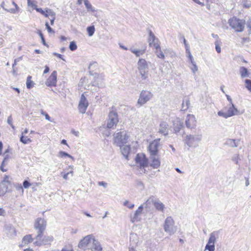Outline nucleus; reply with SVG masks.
Wrapping results in <instances>:
<instances>
[{"label": "nucleus", "instance_id": "28", "mask_svg": "<svg viewBox=\"0 0 251 251\" xmlns=\"http://www.w3.org/2000/svg\"><path fill=\"white\" fill-rule=\"evenodd\" d=\"M239 140L228 139L226 142V144L230 147L235 148L238 146Z\"/></svg>", "mask_w": 251, "mask_h": 251}, {"label": "nucleus", "instance_id": "42", "mask_svg": "<svg viewBox=\"0 0 251 251\" xmlns=\"http://www.w3.org/2000/svg\"><path fill=\"white\" fill-rule=\"evenodd\" d=\"M87 31L88 32L89 36H92L95 32V27L94 25L88 26L87 28Z\"/></svg>", "mask_w": 251, "mask_h": 251}, {"label": "nucleus", "instance_id": "41", "mask_svg": "<svg viewBox=\"0 0 251 251\" xmlns=\"http://www.w3.org/2000/svg\"><path fill=\"white\" fill-rule=\"evenodd\" d=\"M241 3L245 7L249 8L251 6V1L250 0H241Z\"/></svg>", "mask_w": 251, "mask_h": 251}, {"label": "nucleus", "instance_id": "44", "mask_svg": "<svg viewBox=\"0 0 251 251\" xmlns=\"http://www.w3.org/2000/svg\"><path fill=\"white\" fill-rule=\"evenodd\" d=\"M20 141L24 144H27L28 143L31 142V140L28 138L27 137H24L23 135H22L20 138Z\"/></svg>", "mask_w": 251, "mask_h": 251}, {"label": "nucleus", "instance_id": "15", "mask_svg": "<svg viewBox=\"0 0 251 251\" xmlns=\"http://www.w3.org/2000/svg\"><path fill=\"white\" fill-rule=\"evenodd\" d=\"M57 82V73L53 71L49 77L45 82V84L48 86H55Z\"/></svg>", "mask_w": 251, "mask_h": 251}, {"label": "nucleus", "instance_id": "31", "mask_svg": "<svg viewBox=\"0 0 251 251\" xmlns=\"http://www.w3.org/2000/svg\"><path fill=\"white\" fill-rule=\"evenodd\" d=\"M155 198V197L153 196H150L144 203L145 208L147 209H150L151 204L154 205Z\"/></svg>", "mask_w": 251, "mask_h": 251}, {"label": "nucleus", "instance_id": "26", "mask_svg": "<svg viewBox=\"0 0 251 251\" xmlns=\"http://www.w3.org/2000/svg\"><path fill=\"white\" fill-rule=\"evenodd\" d=\"M143 205H141L135 211L134 215L131 218V222L134 223L137 221L138 217L141 214L143 209Z\"/></svg>", "mask_w": 251, "mask_h": 251}, {"label": "nucleus", "instance_id": "62", "mask_svg": "<svg viewBox=\"0 0 251 251\" xmlns=\"http://www.w3.org/2000/svg\"><path fill=\"white\" fill-rule=\"evenodd\" d=\"M53 55L58 57V58H60L61 59L65 61V59L62 57V55L60 54H59L56 52L53 53Z\"/></svg>", "mask_w": 251, "mask_h": 251}, {"label": "nucleus", "instance_id": "64", "mask_svg": "<svg viewBox=\"0 0 251 251\" xmlns=\"http://www.w3.org/2000/svg\"><path fill=\"white\" fill-rule=\"evenodd\" d=\"M249 41H250V40H249V38L244 37L242 39V44H244L246 42H249Z\"/></svg>", "mask_w": 251, "mask_h": 251}, {"label": "nucleus", "instance_id": "30", "mask_svg": "<svg viewBox=\"0 0 251 251\" xmlns=\"http://www.w3.org/2000/svg\"><path fill=\"white\" fill-rule=\"evenodd\" d=\"M12 4L15 7L14 8L7 9L5 8V2L4 1L1 3V5L3 7V8L5 10L10 12L11 13L15 14L16 13V11H17L18 10L19 7L17 5V4H16L15 2L14 1L12 2Z\"/></svg>", "mask_w": 251, "mask_h": 251}, {"label": "nucleus", "instance_id": "17", "mask_svg": "<svg viewBox=\"0 0 251 251\" xmlns=\"http://www.w3.org/2000/svg\"><path fill=\"white\" fill-rule=\"evenodd\" d=\"M169 125L167 122L162 121L160 123L158 127L159 133L167 136L169 134Z\"/></svg>", "mask_w": 251, "mask_h": 251}, {"label": "nucleus", "instance_id": "54", "mask_svg": "<svg viewBox=\"0 0 251 251\" xmlns=\"http://www.w3.org/2000/svg\"><path fill=\"white\" fill-rule=\"evenodd\" d=\"M31 185V183H30L27 180H25L23 182V186L25 188L27 189Z\"/></svg>", "mask_w": 251, "mask_h": 251}, {"label": "nucleus", "instance_id": "19", "mask_svg": "<svg viewBox=\"0 0 251 251\" xmlns=\"http://www.w3.org/2000/svg\"><path fill=\"white\" fill-rule=\"evenodd\" d=\"M227 113L229 117L241 114L240 111L235 107L233 103L229 104Z\"/></svg>", "mask_w": 251, "mask_h": 251}, {"label": "nucleus", "instance_id": "5", "mask_svg": "<svg viewBox=\"0 0 251 251\" xmlns=\"http://www.w3.org/2000/svg\"><path fill=\"white\" fill-rule=\"evenodd\" d=\"M165 231L170 235L174 234L176 231V227L175 226V222L172 217H167L164 224Z\"/></svg>", "mask_w": 251, "mask_h": 251}, {"label": "nucleus", "instance_id": "13", "mask_svg": "<svg viewBox=\"0 0 251 251\" xmlns=\"http://www.w3.org/2000/svg\"><path fill=\"white\" fill-rule=\"evenodd\" d=\"M94 238V237L92 235L86 236L79 242L78 245V247L79 248L85 249L89 244L92 243Z\"/></svg>", "mask_w": 251, "mask_h": 251}, {"label": "nucleus", "instance_id": "29", "mask_svg": "<svg viewBox=\"0 0 251 251\" xmlns=\"http://www.w3.org/2000/svg\"><path fill=\"white\" fill-rule=\"evenodd\" d=\"M239 74L242 78L248 77L250 76V73L248 69L244 67H240L239 69Z\"/></svg>", "mask_w": 251, "mask_h": 251}, {"label": "nucleus", "instance_id": "8", "mask_svg": "<svg viewBox=\"0 0 251 251\" xmlns=\"http://www.w3.org/2000/svg\"><path fill=\"white\" fill-rule=\"evenodd\" d=\"M149 36L148 39V42L149 45L151 47L154 48H159L160 46V42L157 38L154 35L153 32L149 30Z\"/></svg>", "mask_w": 251, "mask_h": 251}, {"label": "nucleus", "instance_id": "12", "mask_svg": "<svg viewBox=\"0 0 251 251\" xmlns=\"http://www.w3.org/2000/svg\"><path fill=\"white\" fill-rule=\"evenodd\" d=\"M53 240V237L52 236H45L42 239L41 238L40 239L36 240L33 244L35 246H41L50 244Z\"/></svg>", "mask_w": 251, "mask_h": 251}, {"label": "nucleus", "instance_id": "14", "mask_svg": "<svg viewBox=\"0 0 251 251\" xmlns=\"http://www.w3.org/2000/svg\"><path fill=\"white\" fill-rule=\"evenodd\" d=\"M135 160L136 163L139 165L141 167H145L148 165V159L145 154L143 153L137 154Z\"/></svg>", "mask_w": 251, "mask_h": 251}, {"label": "nucleus", "instance_id": "11", "mask_svg": "<svg viewBox=\"0 0 251 251\" xmlns=\"http://www.w3.org/2000/svg\"><path fill=\"white\" fill-rule=\"evenodd\" d=\"M104 76L103 74H96L94 80L92 82V85L99 88L103 87L104 85Z\"/></svg>", "mask_w": 251, "mask_h": 251}, {"label": "nucleus", "instance_id": "22", "mask_svg": "<svg viewBox=\"0 0 251 251\" xmlns=\"http://www.w3.org/2000/svg\"><path fill=\"white\" fill-rule=\"evenodd\" d=\"M91 250L92 251H102V248L100 243L95 240L94 238L92 241V246L91 248Z\"/></svg>", "mask_w": 251, "mask_h": 251}, {"label": "nucleus", "instance_id": "6", "mask_svg": "<svg viewBox=\"0 0 251 251\" xmlns=\"http://www.w3.org/2000/svg\"><path fill=\"white\" fill-rule=\"evenodd\" d=\"M201 140V135H187L185 143L189 147L197 148L199 146V143Z\"/></svg>", "mask_w": 251, "mask_h": 251}, {"label": "nucleus", "instance_id": "59", "mask_svg": "<svg viewBox=\"0 0 251 251\" xmlns=\"http://www.w3.org/2000/svg\"><path fill=\"white\" fill-rule=\"evenodd\" d=\"M61 251H73V249H72V247L70 246V247H65L64 248H63Z\"/></svg>", "mask_w": 251, "mask_h": 251}, {"label": "nucleus", "instance_id": "32", "mask_svg": "<svg viewBox=\"0 0 251 251\" xmlns=\"http://www.w3.org/2000/svg\"><path fill=\"white\" fill-rule=\"evenodd\" d=\"M33 239L31 235L29 234L25 236L22 240V245H25L31 243L33 241Z\"/></svg>", "mask_w": 251, "mask_h": 251}, {"label": "nucleus", "instance_id": "16", "mask_svg": "<svg viewBox=\"0 0 251 251\" xmlns=\"http://www.w3.org/2000/svg\"><path fill=\"white\" fill-rule=\"evenodd\" d=\"M173 128L175 133H178L183 127V123L179 118L173 121Z\"/></svg>", "mask_w": 251, "mask_h": 251}, {"label": "nucleus", "instance_id": "53", "mask_svg": "<svg viewBox=\"0 0 251 251\" xmlns=\"http://www.w3.org/2000/svg\"><path fill=\"white\" fill-rule=\"evenodd\" d=\"M145 51V49L144 50H138L137 53H136L135 55L137 57H139L141 55L143 54Z\"/></svg>", "mask_w": 251, "mask_h": 251}, {"label": "nucleus", "instance_id": "52", "mask_svg": "<svg viewBox=\"0 0 251 251\" xmlns=\"http://www.w3.org/2000/svg\"><path fill=\"white\" fill-rule=\"evenodd\" d=\"M41 115H44L45 116L46 120L51 122V121L50 120V116L47 113H46V112H44L43 110H42L41 112Z\"/></svg>", "mask_w": 251, "mask_h": 251}, {"label": "nucleus", "instance_id": "3", "mask_svg": "<svg viewBox=\"0 0 251 251\" xmlns=\"http://www.w3.org/2000/svg\"><path fill=\"white\" fill-rule=\"evenodd\" d=\"M114 134V144L117 146H122L126 144L128 138L126 131H122L117 130Z\"/></svg>", "mask_w": 251, "mask_h": 251}, {"label": "nucleus", "instance_id": "4", "mask_svg": "<svg viewBox=\"0 0 251 251\" xmlns=\"http://www.w3.org/2000/svg\"><path fill=\"white\" fill-rule=\"evenodd\" d=\"M118 122L119 118L117 112L114 110L110 111L107 120L106 127L108 128H114Z\"/></svg>", "mask_w": 251, "mask_h": 251}, {"label": "nucleus", "instance_id": "20", "mask_svg": "<svg viewBox=\"0 0 251 251\" xmlns=\"http://www.w3.org/2000/svg\"><path fill=\"white\" fill-rule=\"evenodd\" d=\"M35 10L39 14L44 16H54L55 15L54 12L49 8H46L45 10H43L42 8L37 7Z\"/></svg>", "mask_w": 251, "mask_h": 251}, {"label": "nucleus", "instance_id": "37", "mask_svg": "<svg viewBox=\"0 0 251 251\" xmlns=\"http://www.w3.org/2000/svg\"><path fill=\"white\" fill-rule=\"evenodd\" d=\"M155 50V53L157 56L160 58L164 59L165 55L161 50L160 46H159V48H154Z\"/></svg>", "mask_w": 251, "mask_h": 251}, {"label": "nucleus", "instance_id": "27", "mask_svg": "<svg viewBox=\"0 0 251 251\" xmlns=\"http://www.w3.org/2000/svg\"><path fill=\"white\" fill-rule=\"evenodd\" d=\"M121 149V151L123 155V156L126 158L127 159L128 154L129 152L130 148L129 146L126 145L124 146V145H122V146H119Z\"/></svg>", "mask_w": 251, "mask_h": 251}, {"label": "nucleus", "instance_id": "40", "mask_svg": "<svg viewBox=\"0 0 251 251\" xmlns=\"http://www.w3.org/2000/svg\"><path fill=\"white\" fill-rule=\"evenodd\" d=\"M84 4L88 11H95L94 9L92 7L91 4L90 3V2L88 0H85Z\"/></svg>", "mask_w": 251, "mask_h": 251}, {"label": "nucleus", "instance_id": "2", "mask_svg": "<svg viewBox=\"0 0 251 251\" xmlns=\"http://www.w3.org/2000/svg\"><path fill=\"white\" fill-rule=\"evenodd\" d=\"M228 24L236 32H242L244 29L245 21L236 17H232L229 19Z\"/></svg>", "mask_w": 251, "mask_h": 251}, {"label": "nucleus", "instance_id": "34", "mask_svg": "<svg viewBox=\"0 0 251 251\" xmlns=\"http://www.w3.org/2000/svg\"><path fill=\"white\" fill-rule=\"evenodd\" d=\"M218 236V234L216 232H213L210 234V237L208 240V243L209 244H215L216 241V237Z\"/></svg>", "mask_w": 251, "mask_h": 251}, {"label": "nucleus", "instance_id": "58", "mask_svg": "<svg viewBox=\"0 0 251 251\" xmlns=\"http://www.w3.org/2000/svg\"><path fill=\"white\" fill-rule=\"evenodd\" d=\"M45 25H46V28H47L48 31L49 33L53 32V31L52 30V28L49 25V24H48V23L46 22Z\"/></svg>", "mask_w": 251, "mask_h": 251}, {"label": "nucleus", "instance_id": "18", "mask_svg": "<svg viewBox=\"0 0 251 251\" xmlns=\"http://www.w3.org/2000/svg\"><path fill=\"white\" fill-rule=\"evenodd\" d=\"M196 122L195 117L193 115L188 114L186 118L185 124L189 128H193Z\"/></svg>", "mask_w": 251, "mask_h": 251}, {"label": "nucleus", "instance_id": "35", "mask_svg": "<svg viewBox=\"0 0 251 251\" xmlns=\"http://www.w3.org/2000/svg\"><path fill=\"white\" fill-rule=\"evenodd\" d=\"M27 6L29 8L32 9H35L37 7V2L35 0H27Z\"/></svg>", "mask_w": 251, "mask_h": 251}, {"label": "nucleus", "instance_id": "61", "mask_svg": "<svg viewBox=\"0 0 251 251\" xmlns=\"http://www.w3.org/2000/svg\"><path fill=\"white\" fill-rule=\"evenodd\" d=\"M5 157L4 158V159L2 161L3 164H6L8 160V159L10 158V156L8 154H4Z\"/></svg>", "mask_w": 251, "mask_h": 251}, {"label": "nucleus", "instance_id": "49", "mask_svg": "<svg viewBox=\"0 0 251 251\" xmlns=\"http://www.w3.org/2000/svg\"><path fill=\"white\" fill-rule=\"evenodd\" d=\"M124 205L125 206H127L129 209H132L134 207V204H133V203H129L128 201H126L124 202Z\"/></svg>", "mask_w": 251, "mask_h": 251}, {"label": "nucleus", "instance_id": "25", "mask_svg": "<svg viewBox=\"0 0 251 251\" xmlns=\"http://www.w3.org/2000/svg\"><path fill=\"white\" fill-rule=\"evenodd\" d=\"M154 206L156 210L161 212L164 211L165 207L164 204L156 198L154 201Z\"/></svg>", "mask_w": 251, "mask_h": 251}, {"label": "nucleus", "instance_id": "51", "mask_svg": "<svg viewBox=\"0 0 251 251\" xmlns=\"http://www.w3.org/2000/svg\"><path fill=\"white\" fill-rule=\"evenodd\" d=\"M239 158V154H236L232 157V160L233 162H234L236 164H238Z\"/></svg>", "mask_w": 251, "mask_h": 251}, {"label": "nucleus", "instance_id": "23", "mask_svg": "<svg viewBox=\"0 0 251 251\" xmlns=\"http://www.w3.org/2000/svg\"><path fill=\"white\" fill-rule=\"evenodd\" d=\"M7 233L11 237H13L16 235V230L15 228L11 225H8L5 226Z\"/></svg>", "mask_w": 251, "mask_h": 251}, {"label": "nucleus", "instance_id": "56", "mask_svg": "<svg viewBox=\"0 0 251 251\" xmlns=\"http://www.w3.org/2000/svg\"><path fill=\"white\" fill-rule=\"evenodd\" d=\"M187 53L188 54V58H189V60L191 62V63H193L194 62H195L193 57L192 56L190 51H189L188 53Z\"/></svg>", "mask_w": 251, "mask_h": 251}, {"label": "nucleus", "instance_id": "36", "mask_svg": "<svg viewBox=\"0 0 251 251\" xmlns=\"http://www.w3.org/2000/svg\"><path fill=\"white\" fill-rule=\"evenodd\" d=\"M190 105V101L187 99H185L183 100L182 103V111H186L189 108Z\"/></svg>", "mask_w": 251, "mask_h": 251}, {"label": "nucleus", "instance_id": "38", "mask_svg": "<svg viewBox=\"0 0 251 251\" xmlns=\"http://www.w3.org/2000/svg\"><path fill=\"white\" fill-rule=\"evenodd\" d=\"M142 80H145L148 77V70L139 71Z\"/></svg>", "mask_w": 251, "mask_h": 251}, {"label": "nucleus", "instance_id": "47", "mask_svg": "<svg viewBox=\"0 0 251 251\" xmlns=\"http://www.w3.org/2000/svg\"><path fill=\"white\" fill-rule=\"evenodd\" d=\"M69 48L72 51L75 50L77 49V46L74 41H72L70 43Z\"/></svg>", "mask_w": 251, "mask_h": 251}, {"label": "nucleus", "instance_id": "10", "mask_svg": "<svg viewBox=\"0 0 251 251\" xmlns=\"http://www.w3.org/2000/svg\"><path fill=\"white\" fill-rule=\"evenodd\" d=\"M160 139L153 140L148 147V150L150 155H156L158 152V148L159 145Z\"/></svg>", "mask_w": 251, "mask_h": 251}, {"label": "nucleus", "instance_id": "7", "mask_svg": "<svg viewBox=\"0 0 251 251\" xmlns=\"http://www.w3.org/2000/svg\"><path fill=\"white\" fill-rule=\"evenodd\" d=\"M152 97L151 92L146 90H142L140 93L137 103L140 105H143L147 103Z\"/></svg>", "mask_w": 251, "mask_h": 251}, {"label": "nucleus", "instance_id": "1", "mask_svg": "<svg viewBox=\"0 0 251 251\" xmlns=\"http://www.w3.org/2000/svg\"><path fill=\"white\" fill-rule=\"evenodd\" d=\"M46 226L47 222L44 219L38 218L35 220L34 224V228L38 231L37 235L34 238V239L38 240L43 237Z\"/></svg>", "mask_w": 251, "mask_h": 251}, {"label": "nucleus", "instance_id": "48", "mask_svg": "<svg viewBox=\"0 0 251 251\" xmlns=\"http://www.w3.org/2000/svg\"><path fill=\"white\" fill-rule=\"evenodd\" d=\"M246 87L249 91L251 92V80L246 79L245 80Z\"/></svg>", "mask_w": 251, "mask_h": 251}, {"label": "nucleus", "instance_id": "21", "mask_svg": "<svg viewBox=\"0 0 251 251\" xmlns=\"http://www.w3.org/2000/svg\"><path fill=\"white\" fill-rule=\"evenodd\" d=\"M151 166L153 168H157L160 165V162L158 159V158L156 156V155H151Z\"/></svg>", "mask_w": 251, "mask_h": 251}, {"label": "nucleus", "instance_id": "60", "mask_svg": "<svg viewBox=\"0 0 251 251\" xmlns=\"http://www.w3.org/2000/svg\"><path fill=\"white\" fill-rule=\"evenodd\" d=\"M99 186H102L104 188H106L107 186V183L104 181H100L98 182Z\"/></svg>", "mask_w": 251, "mask_h": 251}, {"label": "nucleus", "instance_id": "45", "mask_svg": "<svg viewBox=\"0 0 251 251\" xmlns=\"http://www.w3.org/2000/svg\"><path fill=\"white\" fill-rule=\"evenodd\" d=\"M191 64H192V66L190 67V69H191L192 72H193V73L194 74H195L196 73V72L198 71V66H197L195 62H194L193 63H191Z\"/></svg>", "mask_w": 251, "mask_h": 251}, {"label": "nucleus", "instance_id": "33", "mask_svg": "<svg viewBox=\"0 0 251 251\" xmlns=\"http://www.w3.org/2000/svg\"><path fill=\"white\" fill-rule=\"evenodd\" d=\"M31 76L28 75L26 78V86L27 89L33 88L35 85V83L31 80Z\"/></svg>", "mask_w": 251, "mask_h": 251}, {"label": "nucleus", "instance_id": "39", "mask_svg": "<svg viewBox=\"0 0 251 251\" xmlns=\"http://www.w3.org/2000/svg\"><path fill=\"white\" fill-rule=\"evenodd\" d=\"M58 156L60 157H68L72 160L75 159L74 157L73 156H72L70 154H68V153L63 151H60L59 152Z\"/></svg>", "mask_w": 251, "mask_h": 251}, {"label": "nucleus", "instance_id": "24", "mask_svg": "<svg viewBox=\"0 0 251 251\" xmlns=\"http://www.w3.org/2000/svg\"><path fill=\"white\" fill-rule=\"evenodd\" d=\"M137 65L138 71L148 70L147 61L144 59H139Z\"/></svg>", "mask_w": 251, "mask_h": 251}, {"label": "nucleus", "instance_id": "57", "mask_svg": "<svg viewBox=\"0 0 251 251\" xmlns=\"http://www.w3.org/2000/svg\"><path fill=\"white\" fill-rule=\"evenodd\" d=\"M7 123L10 125L11 126V127L14 128V126H13V125H12V117L11 116H10L9 117H8V119H7Z\"/></svg>", "mask_w": 251, "mask_h": 251}, {"label": "nucleus", "instance_id": "9", "mask_svg": "<svg viewBox=\"0 0 251 251\" xmlns=\"http://www.w3.org/2000/svg\"><path fill=\"white\" fill-rule=\"evenodd\" d=\"M88 105L89 103L88 100L84 95L83 94H82L78 105V109L79 112L81 114L85 113Z\"/></svg>", "mask_w": 251, "mask_h": 251}, {"label": "nucleus", "instance_id": "63", "mask_svg": "<svg viewBox=\"0 0 251 251\" xmlns=\"http://www.w3.org/2000/svg\"><path fill=\"white\" fill-rule=\"evenodd\" d=\"M6 214V212L2 208H0V216H4Z\"/></svg>", "mask_w": 251, "mask_h": 251}, {"label": "nucleus", "instance_id": "46", "mask_svg": "<svg viewBox=\"0 0 251 251\" xmlns=\"http://www.w3.org/2000/svg\"><path fill=\"white\" fill-rule=\"evenodd\" d=\"M215 49L218 53H220L221 52V49L220 47V42L218 40H217L215 42Z\"/></svg>", "mask_w": 251, "mask_h": 251}, {"label": "nucleus", "instance_id": "43", "mask_svg": "<svg viewBox=\"0 0 251 251\" xmlns=\"http://www.w3.org/2000/svg\"><path fill=\"white\" fill-rule=\"evenodd\" d=\"M205 250H207L208 251H214L215 245L208 243L205 246Z\"/></svg>", "mask_w": 251, "mask_h": 251}, {"label": "nucleus", "instance_id": "50", "mask_svg": "<svg viewBox=\"0 0 251 251\" xmlns=\"http://www.w3.org/2000/svg\"><path fill=\"white\" fill-rule=\"evenodd\" d=\"M218 115L219 116H221V117H223L225 118H227L229 117L227 113V112H223L221 111H220L218 112Z\"/></svg>", "mask_w": 251, "mask_h": 251}, {"label": "nucleus", "instance_id": "55", "mask_svg": "<svg viewBox=\"0 0 251 251\" xmlns=\"http://www.w3.org/2000/svg\"><path fill=\"white\" fill-rule=\"evenodd\" d=\"M38 33H39V35L41 40H42V43L44 45H46V42H45V39H44V36H43V34H42V33L40 31H38Z\"/></svg>", "mask_w": 251, "mask_h": 251}]
</instances>
